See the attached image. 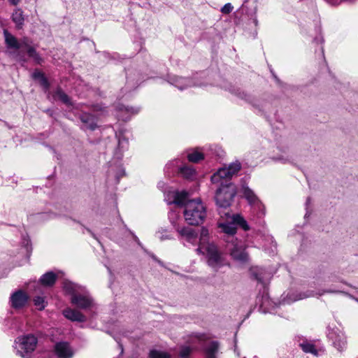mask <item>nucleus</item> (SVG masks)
I'll use <instances>...</instances> for the list:
<instances>
[{
    "label": "nucleus",
    "instance_id": "f257e3e1",
    "mask_svg": "<svg viewBox=\"0 0 358 358\" xmlns=\"http://www.w3.org/2000/svg\"><path fill=\"white\" fill-rule=\"evenodd\" d=\"M241 169V163L236 161L231 163L227 167L219 169L210 178L213 184L219 185L215 191L214 199L218 213L222 218L229 216L228 208L237 193L236 185L230 180Z\"/></svg>",
    "mask_w": 358,
    "mask_h": 358
},
{
    "label": "nucleus",
    "instance_id": "f03ea898",
    "mask_svg": "<svg viewBox=\"0 0 358 358\" xmlns=\"http://www.w3.org/2000/svg\"><path fill=\"white\" fill-rule=\"evenodd\" d=\"M165 200L169 205L185 207L184 217L189 225H199L206 217V208L201 199H189V194L186 191H170L166 195Z\"/></svg>",
    "mask_w": 358,
    "mask_h": 358
},
{
    "label": "nucleus",
    "instance_id": "7ed1b4c3",
    "mask_svg": "<svg viewBox=\"0 0 358 358\" xmlns=\"http://www.w3.org/2000/svg\"><path fill=\"white\" fill-rule=\"evenodd\" d=\"M3 34L7 48L12 50L10 53L17 61H26L24 55L26 52L28 56L32 58L36 64H40L43 62V59L31 45L32 41L29 38L24 37L18 41L7 30L3 31Z\"/></svg>",
    "mask_w": 358,
    "mask_h": 358
},
{
    "label": "nucleus",
    "instance_id": "20e7f679",
    "mask_svg": "<svg viewBox=\"0 0 358 358\" xmlns=\"http://www.w3.org/2000/svg\"><path fill=\"white\" fill-rule=\"evenodd\" d=\"M37 343V338L32 334L17 338L14 347L16 354L22 358H30Z\"/></svg>",
    "mask_w": 358,
    "mask_h": 358
},
{
    "label": "nucleus",
    "instance_id": "39448f33",
    "mask_svg": "<svg viewBox=\"0 0 358 358\" xmlns=\"http://www.w3.org/2000/svg\"><path fill=\"white\" fill-rule=\"evenodd\" d=\"M206 250L208 266L217 270L224 264L222 255L215 244H208Z\"/></svg>",
    "mask_w": 358,
    "mask_h": 358
},
{
    "label": "nucleus",
    "instance_id": "423d86ee",
    "mask_svg": "<svg viewBox=\"0 0 358 358\" xmlns=\"http://www.w3.org/2000/svg\"><path fill=\"white\" fill-rule=\"evenodd\" d=\"M227 250L235 260L245 262L248 260V254L245 251V247L241 241L229 242L227 243Z\"/></svg>",
    "mask_w": 358,
    "mask_h": 358
},
{
    "label": "nucleus",
    "instance_id": "0eeeda50",
    "mask_svg": "<svg viewBox=\"0 0 358 358\" xmlns=\"http://www.w3.org/2000/svg\"><path fill=\"white\" fill-rule=\"evenodd\" d=\"M329 338L332 341L334 346L339 351L343 352L347 348V340L345 334L338 329H331L329 334Z\"/></svg>",
    "mask_w": 358,
    "mask_h": 358
},
{
    "label": "nucleus",
    "instance_id": "6e6552de",
    "mask_svg": "<svg viewBox=\"0 0 358 358\" xmlns=\"http://www.w3.org/2000/svg\"><path fill=\"white\" fill-rule=\"evenodd\" d=\"M167 81L180 90H184L190 87L199 85V83L193 81L192 78L175 75L169 76Z\"/></svg>",
    "mask_w": 358,
    "mask_h": 358
},
{
    "label": "nucleus",
    "instance_id": "1a4fd4ad",
    "mask_svg": "<svg viewBox=\"0 0 358 358\" xmlns=\"http://www.w3.org/2000/svg\"><path fill=\"white\" fill-rule=\"evenodd\" d=\"M29 296L22 289L13 292L10 297V306L14 309H21L24 308L29 301Z\"/></svg>",
    "mask_w": 358,
    "mask_h": 358
},
{
    "label": "nucleus",
    "instance_id": "9d476101",
    "mask_svg": "<svg viewBox=\"0 0 358 358\" xmlns=\"http://www.w3.org/2000/svg\"><path fill=\"white\" fill-rule=\"evenodd\" d=\"M71 303L81 309H87L92 307L94 304L92 298L87 293L79 292L71 298Z\"/></svg>",
    "mask_w": 358,
    "mask_h": 358
},
{
    "label": "nucleus",
    "instance_id": "9b49d317",
    "mask_svg": "<svg viewBox=\"0 0 358 358\" xmlns=\"http://www.w3.org/2000/svg\"><path fill=\"white\" fill-rule=\"evenodd\" d=\"M231 216L225 217L227 219L229 218V221L225 222L219 223V227L222 229L225 234L224 239L227 243L236 241L238 240L234 237V234L236 233V227L234 224V221L231 220Z\"/></svg>",
    "mask_w": 358,
    "mask_h": 358
},
{
    "label": "nucleus",
    "instance_id": "f8f14e48",
    "mask_svg": "<svg viewBox=\"0 0 358 358\" xmlns=\"http://www.w3.org/2000/svg\"><path fill=\"white\" fill-rule=\"evenodd\" d=\"M54 351L58 358H72L74 355L70 344L66 341L56 343Z\"/></svg>",
    "mask_w": 358,
    "mask_h": 358
},
{
    "label": "nucleus",
    "instance_id": "ddd939ff",
    "mask_svg": "<svg viewBox=\"0 0 358 358\" xmlns=\"http://www.w3.org/2000/svg\"><path fill=\"white\" fill-rule=\"evenodd\" d=\"M176 231L188 243L192 245H196L198 243V233L195 229L188 227H178L176 228Z\"/></svg>",
    "mask_w": 358,
    "mask_h": 358
},
{
    "label": "nucleus",
    "instance_id": "4468645a",
    "mask_svg": "<svg viewBox=\"0 0 358 358\" xmlns=\"http://www.w3.org/2000/svg\"><path fill=\"white\" fill-rule=\"evenodd\" d=\"M257 303L260 304L259 308L264 313H272L274 308L277 306V304L270 299L267 293H264L261 297L258 296Z\"/></svg>",
    "mask_w": 358,
    "mask_h": 358
},
{
    "label": "nucleus",
    "instance_id": "2eb2a0df",
    "mask_svg": "<svg viewBox=\"0 0 358 358\" xmlns=\"http://www.w3.org/2000/svg\"><path fill=\"white\" fill-rule=\"evenodd\" d=\"M116 137L117 138V147L115 152V156L117 159H121L122 157V152L124 150L128 148L129 141L128 139L124 136L122 131L116 133Z\"/></svg>",
    "mask_w": 358,
    "mask_h": 358
},
{
    "label": "nucleus",
    "instance_id": "dca6fc26",
    "mask_svg": "<svg viewBox=\"0 0 358 358\" xmlns=\"http://www.w3.org/2000/svg\"><path fill=\"white\" fill-rule=\"evenodd\" d=\"M119 113L117 115L119 119L122 121H128L130 119L131 115L137 114L140 108L134 107H129L124 106H118Z\"/></svg>",
    "mask_w": 358,
    "mask_h": 358
},
{
    "label": "nucleus",
    "instance_id": "f3484780",
    "mask_svg": "<svg viewBox=\"0 0 358 358\" xmlns=\"http://www.w3.org/2000/svg\"><path fill=\"white\" fill-rule=\"evenodd\" d=\"M63 315L64 317L73 322H85L86 317L80 311L71 308H66L64 310Z\"/></svg>",
    "mask_w": 358,
    "mask_h": 358
},
{
    "label": "nucleus",
    "instance_id": "a211bd4d",
    "mask_svg": "<svg viewBox=\"0 0 358 358\" xmlns=\"http://www.w3.org/2000/svg\"><path fill=\"white\" fill-rule=\"evenodd\" d=\"M220 348V343L217 341H213L208 343L204 348V354L206 358H217Z\"/></svg>",
    "mask_w": 358,
    "mask_h": 358
},
{
    "label": "nucleus",
    "instance_id": "6ab92c4d",
    "mask_svg": "<svg viewBox=\"0 0 358 358\" xmlns=\"http://www.w3.org/2000/svg\"><path fill=\"white\" fill-rule=\"evenodd\" d=\"M79 118L83 124L87 125V127L89 129L94 131L97 127L96 118L93 115L87 113H83L80 115Z\"/></svg>",
    "mask_w": 358,
    "mask_h": 358
},
{
    "label": "nucleus",
    "instance_id": "aec40b11",
    "mask_svg": "<svg viewBox=\"0 0 358 358\" xmlns=\"http://www.w3.org/2000/svg\"><path fill=\"white\" fill-rule=\"evenodd\" d=\"M63 289L66 294L71 295V297L73 295L78 294L79 292H83V289L81 286L68 280L64 281Z\"/></svg>",
    "mask_w": 358,
    "mask_h": 358
},
{
    "label": "nucleus",
    "instance_id": "412c9836",
    "mask_svg": "<svg viewBox=\"0 0 358 358\" xmlns=\"http://www.w3.org/2000/svg\"><path fill=\"white\" fill-rule=\"evenodd\" d=\"M57 275L52 271L43 274L39 279V282L46 287H52L56 282Z\"/></svg>",
    "mask_w": 358,
    "mask_h": 358
},
{
    "label": "nucleus",
    "instance_id": "4be33fe9",
    "mask_svg": "<svg viewBox=\"0 0 358 358\" xmlns=\"http://www.w3.org/2000/svg\"><path fill=\"white\" fill-rule=\"evenodd\" d=\"M244 197L247 199L250 205H256L260 203L258 197L255 192L248 187H243Z\"/></svg>",
    "mask_w": 358,
    "mask_h": 358
},
{
    "label": "nucleus",
    "instance_id": "5701e85b",
    "mask_svg": "<svg viewBox=\"0 0 358 358\" xmlns=\"http://www.w3.org/2000/svg\"><path fill=\"white\" fill-rule=\"evenodd\" d=\"M12 20L15 24L16 28L17 29H21L24 25V22L23 11L20 8L15 9L13 13Z\"/></svg>",
    "mask_w": 358,
    "mask_h": 358
},
{
    "label": "nucleus",
    "instance_id": "b1692460",
    "mask_svg": "<svg viewBox=\"0 0 358 358\" xmlns=\"http://www.w3.org/2000/svg\"><path fill=\"white\" fill-rule=\"evenodd\" d=\"M231 220L234 221L235 226H238L242 228L244 231L250 229V227L247 221L240 215L236 214L231 217Z\"/></svg>",
    "mask_w": 358,
    "mask_h": 358
},
{
    "label": "nucleus",
    "instance_id": "393cba45",
    "mask_svg": "<svg viewBox=\"0 0 358 358\" xmlns=\"http://www.w3.org/2000/svg\"><path fill=\"white\" fill-rule=\"evenodd\" d=\"M325 293H328V294L342 293V294H344L345 295L349 296L350 297H351L352 299H355L352 295H350V294H348V293H346L345 292L339 291L338 289H324L322 292H319L318 293H317V294L321 296V295H322V294H324ZM315 295H316V294H314L313 292H311L309 294L304 295L303 297H300V299H303V298L308 297V296H314Z\"/></svg>",
    "mask_w": 358,
    "mask_h": 358
},
{
    "label": "nucleus",
    "instance_id": "a878e982",
    "mask_svg": "<svg viewBox=\"0 0 358 358\" xmlns=\"http://www.w3.org/2000/svg\"><path fill=\"white\" fill-rule=\"evenodd\" d=\"M300 347L303 350V351L306 353H311L314 355H317V351L315 347V345L312 343L304 342L300 343Z\"/></svg>",
    "mask_w": 358,
    "mask_h": 358
},
{
    "label": "nucleus",
    "instance_id": "bb28decb",
    "mask_svg": "<svg viewBox=\"0 0 358 358\" xmlns=\"http://www.w3.org/2000/svg\"><path fill=\"white\" fill-rule=\"evenodd\" d=\"M231 92L232 94H234L238 97H239L242 99H244L247 101H251V96L249 94H248L247 93H245V92L241 91V89H239V88L233 87V89L231 90Z\"/></svg>",
    "mask_w": 358,
    "mask_h": 358
},
{
    "label": "nucleus",
    "instance_id": "cd10ccee",
    "mask_svg": "<svg viewBox=\"0 0 358 358\" xmlns=\"http://www.w3.org/2000/svg\"><path fill=\"white\" fill-rule=\"evenodd\" d=\"M55 94L58 99L64 103L66 105L71 104L69 96L62 89H57Z\"/></svg>",
    "mask_w": 358,
    "mask_h": 358
},
{
    "label": "nucleus",
    "instance_id": "c85d7f7f",
    "mask_svg": "<svg viewBox=\"0 0 358 358\" xmlns=\"http://www.w3.org/2000/svg\"><path fill=\"white\" fill-rule=\"evenodd\" d=\"M108 173H109V175L114 174V176L116 179L117 182H119L120 178L124 175L125 172H124V169L121 166H120L117 167V170L116 173H114V169L113 167H111L108 171Z\"/></svg>",
    "mask_w": 358,
    "mask_h": 358
},
{
    "label": "nucleus",
    "instance_id": "c756f323",
    "mask_svg": "<svg viewBox=\"0 0 358 358\" xmlns=\"http://www.w3.org/2000/svg\"><path fill=\"white\" fill-rule=\"evenodd\" d=\"M189 162L197 163L203 159V155L199 152H194L187 155Z\"/></svg>",
    "mask_w": 358,
    "mask_h": 358
},
{
    "label": "nucleus",
    "instance_id": "7c9ffc66",
    "mask_svg": "<svg viewBox=\"0 0 358 358\" xmlns=\"http://www.w3.org/2000/svg\"><path fill=\"white\" fill-rule=\"evenodd\" d=\"M180 173L185 178L189 179L194 175L195 171L191 167L183 166L180 168Z\"/></svg>",
    "mask_w": 358,
    "mask_h": 358
},
{
    "label": "nucleus",
    "instance_id": "2f4dec72",
    "mask_svg": "<svg viewBox=\"0 0 358 358\" xmlns=\"http://www.w3.org/2000/svg\"><path fill=\"white\" fill-rule=\"evenodd\" d=\"M150 358H171V356L164 352L152 350L150 352Z\"/></svg>",
    "mask_w": 358,
    "mask_h": 358
},
{
    "label": "nucleus",
    "instance_id": "473e14b6",
    "mask_svg": "<svg viewBox=\"0 0 358 358\" xmlns=\"http://www.w3.org/2000/svg\"><path fill=\"white\" fill-rule=\"evenodd\" d=\"M34 303L41 310L45 308L47 303L45 301V299L43 296H37L34 299Z\"/></svg>",
    "mask_w": 358,
    "mask_h": 358
},
{
    "label": "nucleus",
    "instance_id": "72a5a7b5",
    "mask_svg": "<svg viewBox=\"0 0 358 358\" xmlns=\"http://www.w3.org/2000/svg\"><path fill=\"white\" fill-rule=\"evenodd\" d=\"M156 236L160 241L171 239V236L168 234L165 229H160L156 232Z\"/></svg>",
    "mask_w": 358,
    "mask_h": 358
},
{
    "label": "nucleus",
    "instance_id": "f704fd0d",
    "mask_svg": "<svg viewBox=\"0 0 358 358\" xmlns=\"http://www.w3.org/2000/svg\"><path fill=\"white\" fill-rule=\"evenodd\" d=\"M192 352V348L189 346H182L180 348L179 355L181 358H188Z\"/></svg>",
    "mask_w": 358,
    "mask_h": 358
},
{
    "label": "nucleus",
    "instance_id": "c9c22d12",
    "mask_svg": "<svg viewBox=\"0 0 358 358\" xmlns=\"http://www.w3.org/2000/svg\"><path fill=\"white\" fill-rule=\"evenodd\" d=\"M252 274L258 282L264 283V277L262 275V269L253 270Z\"/></svg>",
    "mask_w": 358,
    "mask_h": 358
},
{
    "label": "nucleus",
    "instance_id": "e433bc0d",
    "mask_svg": "<svg viewBox=\"0 0 358 358\" xmlns=\"http://www.w3.org/2000/svg\"><path fill=\"white\" fill-rule=\"evenodd\" d=\"M34 78H41L42 84L45 87H48L47 79L44 77L43 74L41 72H34L33 74Z\"/></svg>",
    "mask_w": 358,
    "mask_h": 358
},
{
    "label": "nucleus",
    "instance_id": "4c0bfd02",
    "mask_svg": "<svg viewBox=\"0 0 358 358\" xmlns=\"http://www.w3.org/2000/svg\"><path fill=\"white\" fill-rule=\"evenodd\" d=\"M272 159H273V160H274L275 162H280L282 164H286V163L289 162V157L287 156H284V155L273 157Z\"/></svg>",
    "mask_w": 358,
    "mask_h": 358
},
{
    "label": "nucleus",
    "instance_id": "58836bf2",
    "mask_svg": "<svg viewBox=\"0 0 358 358\" xmlns=\"http://www.w3.org/2000/svg\"><path fill=\"white\" fill-rule=\"evenodd\" d=\"M232 5L230 3H227L221 8V12L224 14H229L232 11Z\"/></svg>",
    "mask_w": 358,
    "mask_h": 358
},
{
    "label": "nucleus",
    "instance_id": "ea45409f",
    "mask_svg": "<svg viewBox=\"0 0 358 358\" xmlns=\"http://www.w3.org/2000/svg\"><path fill=\"white\" fill-rule=\"evenodd\" d=\"M313 42L318 44H322L324 43V38L322 36V34H320L318 36L315 37V38L313 39Z\"/></svg>",
    "mask_w": 358,
    "mask_h": 358
},
{
    "label": "nucleus",
    "instance_id": "a19ab883",
    "mask_svg": "<svg viewBox=\"0 0 358 358\" xmlns=\"http://www.w3.org/2000/svg\"><path fill=\"white\" fill-rule=\"evenodd\" d=\"M21 0H8V1L13 6L17 5Z\"/></svg>",
    "mask_w": 358,
    "mask_h": 358
},
{
    "label": "nucleus",
    "instance_id": "79ce46f5",
    "mask_svg": "<svg viewBox=\"0 0 358 358\" xmlns=\"http://www.w3.org/2000/svg\"><path fill=\"white\" fill-rule=\"evenodd\" d=\"M208 234V230L205 228H202L201 229V236H206Z\"/></svg>",
    "mask_w": 358,
    "mask_h": 358
},
{
    "label": "nucleus",
    "instance_id": "37998d69",
    "mask_svg": "<svg viewBox=\"0 0 358 358\" xmlns=\"http://www.w3.org/2000/svg\"><path fill=\"white\" fill-rule=\"evenodd\" d=\"M151 257H152L155 261L157 262L159 264H161V262H160L159 259H157V258L156 257V256H155V255H151Z\"/></svg>",
    "mask_w": 358,
    "mask_h": 358
},
{
    "label": "nucleus",
    "instance_id": "c03bdc74",
    "mask_svg": "<svg viewBox=\"0 0 358 358\" xmlns=\"http://www.w3.org/2000/svg\"><path fill=\"white\" fill-rule=\"evenodd\" d=\"M310 197H308L307 199H306V207L308 206V205L310 203Z\"/></svg>",
    "mask_w": 358,
    "mask_h": 358
},
{
    "label": "nucleus",
    "instance_id": "a18cd8bd",
    "mask_svg": "<svg viewBox=\"0 0 358 358\" xmlns=\"http://www.w3.org/2000/svg\"><path fill=\"white\" fill-rule=\"evenodd\" d=\"M320 51H321V55L322 57L324 58V48L322 46L321 48H320Z\"/></svg>",
    "mask_w": 358,
    "mask_h": 358
},
{
    "label": "nucleus",
    "instance_id": "49530a36",
    "mask_svg": "<svg viewBox=\"0 0 358 358\" xmlns=\"http://www.w3.org/2000/svg\"><path fill=\"white\" fill-rule=\"evenodd\" d=\"M253 22L255 24V26L257 25L258 21H257L256 17H255V18L253 19Z\"/></svg>",
    "mask_w": 358,
    "mask_h": 358
},
{
    "label": "nucleus",
    "instance_id": "de8ad7c7",
    "mask_svg": "<svg viewBox=\"0 0 358 358\" xmlns=\"http://www.w3.org/2000/svg\"><path fill=\"white\" fill-rule=\"evenodd\" d=\"M87 229V231L89 233H90V234L93 236V237H94V238H96V237H95L94 234L92 232V231H91L90 229Z\"/></svg>",
    "mask_w": 358,
    "mask_h": 358
},
{
    "label": "nucleus",
    "instance_id": "09e8293b",
    "mask_svg": "<svg viewBox=\"0 0 358 358\" xmlns=\"http://www.w3.org/2000/svg\"><path fill=\"white\" fill-rule=\"evenodd\" d=\"M196 251L197 252V253L200 254L201 253V248H198L196 249Z\"/></svg>",
    "mask_w": 358,
    "mask_h": 358
},
{
    "label": "nucleus",
    "instance_id": "8fccbe9b",
    "mask_svg": "<svg viewBox=\"0 0 358 358\" xmlns=\"http://www.w3.org/2000/svg\"><path fill=\"white\" fill-rule=\"evenodd\" d=\"M249 0H244L243 4L242 6L243 8L245 7V4L248 2Z\"/></svg>",
    "mask_w": 358,
    "mask_h": 358
},
{
    "label": "nucleus",
    "instance_id": "3c124183",
    "mask_svg": "<svg viewBox=\"0 0 358 358\" xmlns=\"http://www.w3.org/2000/svg\"><path fill=\"white\" fill-rule=\"evenodd\" d=\"M273 77H274V78L275 79V80H276L277 82H278V81H279V79L277 78V76H276L273 75Z\"/></svg>",
    "mask_w": 358,
    "mask_h": 358
},
{
    "label": "nucleus",
    "instance_id": "603ef678",
    "mask_svg": "<svg viewBox=\"0 0 358 358\" xmlns=\"http://www.w3.org/2000/svg\"><path fill=\"white\" fill-rule=\"evenodd\" d=\"M325 1H327V2H329V3H331V1L332 0H325Z\"/></svg>",
    "mask_w": 358,
    "mask_h": 358
},
{
    "label": "nucleus",
    "instance_id": "864d4df0",
    "mask_svg": "<svg viewBox=\"0 0 358 358\" xmlns=\"http://www.w3.org/2000/svg\"><path fill=\"white\" fill-rule=\"evenodd\" d=\"M256 11H257V8L256 7L255 8V10H254V13L255 14L256 13Z\"/></svg>",
    "mask_w": 358,
    "mask_h": 358
},
{
    "label": "nucleus",
    "instance_id": "5fc2aeb1",
    "mask_svg": "<svg viewBox=\"0 0 358 358\" xmlns=\"http://www.w3.org/2000/svg\"><path fill=\"white\" fill-rule=\"evenodd\" d=\"M245 358V357H244Z\"/></svg>",
    "mask_w": 358,
    "mask_h": 358
}]
</instances>
